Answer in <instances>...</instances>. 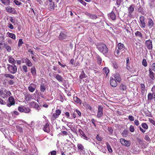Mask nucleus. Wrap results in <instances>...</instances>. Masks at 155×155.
<instances>
[{"instance_id": "bb28decb", "label": "nucleus", "mask_w": 155, "mask_h": 155, "mask_svg": "<svg viewBox=\"0 0 155 155\" xmlns=\"http://www.w3.org/2000/svg\"><path fill=\"white\" fill-rule=\"evenodd\" d=\"M97 147L98 149H100L101 151H102L103 153L106 152V150L103 146L100 145H97Z\"/></svg>"}, {"instance_id": "c9c22d12", "label": "nucleus", "mask_w": 155, "mask_h": 155, "mask_svg": "<svg viewBox=\"0 0 155 155\" xmlns=\"http://www.w3.org/2000/svg\"><path fill=\"white\" fill-rule=\"evenodd\" d=\"M154 94L153 93H150L148 94V99L149 100H151L153 98Z\"/></svg>"}, {"instance_id": "0e129e2a", "label": "nucleus", "mask_w": 155, "mask_h": 155, "mask_svg": "<svg viewBox=\"0 0 155 155\" xmlns=\"http://www.w3.org/2000/svg\"><path fill=\"white\" fill-rule=\"evenodd\" d=\"M144 139L145 140H146L149 141V140H150V137L147 135H145V137Z\"/></svg>"}, {"instance_id": "774afa93", "label": "nucleus", "mask_w": 155, "mask_h": 155, "mask_svg": "<svg viewBox=\"0 0 155 155\" xmlns=\"http://www.w3.org/2000/svg\"><path fill=\"white\" fill-rule=\"evenodd\" d=\"M51 155H56V152L55 150H53L50 152Z\"/></svg>"}, {"instance_id": "f257e3e1", "label": "nucleus", "mask_w": 155, "mask_h": 155, "mask_svg": "<svg viewBox=\"0 0 155 155\" xmlns=\"http://www.w3.org/2000/svg\"><path fill=\"white\" fill-rule=\"evenodd\" d=\"M97 47L101 52L106 56L107 55L108 49L105 44L102 43H98L97 44Z\"/></svg>"}, {"instance_id": "a18cd8bd", "label": "nucleus", "mask_w": 155, "mask_h": 155, "mask_svg": "<svg viewBox=\"0 0 155 155\" xmlns=\"http://www.w3.org/2000/svg\"><path fill=\"white\" fill-rule=\"evenodd\" d=\"M142 64L144 67H146L147 66V63L146 60L145 59H143L142 61Z\"/></svg>"}, {"instance_id": "4d7b16f0", "label": "nucleus", "mask_w": 155, "mask_h": 155, "mask_svg": "<svg viewBox=\"0 0 155 155\" xmlns=\"http://www.w3.org/2000/svg\"><path fill=\"white\" fill-rule=\"evenodd\" d=\"M8 83L10 85H13L14 83V82L13 80H9L8 81Z\"/></svg>"}, {"instance_id": "72a5a7b5", "label": "nucleus", "mask_w": 155, "mask_h": 155, "mask_svg": "<svg viewBox=\"0 0 155 155\" xmlns=\"http://www.w3.org/2000/svg\"><path fill=\"white\" fill-rule=\"evenodd\" d=\"M96 58H97V60L98 63L99 64H101V62H102V59H101V58L100 57V56L99 55H96Z\"/></svg>"}, {"instance_id": "79ce46f5", "label": "nucleus", "mask_w": 155, "mask_h": 155, "mask_svg": "<svg viewBox=\"0 0 155 155\" xmlns=\"http://www.w3.org/2000/svg\"><path fill=\"white\" fill-rule=\"evenodd\" d=\"M46 90V88L44 84H41L40 86V90L42 92H44Z\"/></svg>"}, {"instance_id": "58836bf2", "label": "nucleus", "mask_w": 155, "mask_h": 155, "mask_svg": "<svg viewBox=\"0 0 155 155\" xmlns=\"http://www.w3.org/2000/svg\"><path fill=\"white\" fill-rule=\"evenodd\" d=\"M103 71L104 73H105L106 75H107L109 72V69L107 68H104L103 69Z\"/></svg>"}, {"instance_id": "b1692460", "label": "nucleus", "mask_w": 155, "mask_h": 155, "mask_svg": "<svg viewBox=\"0 0 155 155\" xmlns=\"http://www.w3.org/2000/svg\"><path fill=\"white\" fill-rule=\"evenodd\" d=\"M149 5L151 8H153L155 7V0H150Z\"/></svg>"}, {"instance_id": "3c124183", "label": "nucleus", "mask_w": 155, "mask_h": 155, "mask_svg": "<svg viewBox=\"0 0 155 155\" xmlns=\"http://www.w3.org/2000/svg\"><path fill=\"white\" fill-rule=\"evenodd\" d=\"M75 111L76 113V114H77L78 116V117H80L81 115V113L80 111L78 109H76Z\"/></svg>"}, {"instance_id": "4c0bfd02", "label": "nucleus", "mask_w": 155, "mask_h": 155, "mask_svg": "<svg viewBox=\"0 0 155 155\" xmlns=\"http://www.w3.org/2000/svg\"><path fill=\"white\" fill-rule=\"evenodd\" d=\"M135 34L136 36L139 37L140 38H142V37L141 33L139 31H137L135 32Z\"/></svg>"}, {"instance_id": "c85d7f7f", "label": "nucleus", "mask_w": 155, "mask_h": 155, "mask_svg": "<svg viewBox=\"0 0 155 155\" xmlns=\"http://www.w3.org/2000/svg\"><path fill=\"white\" fill-rule=\"evenodd\" d=\"M134 5H130L128 9L129 12L130 13H132L134 11Z\"/></svg>"}, {"instance_id": "c03bdc74", "label": "nucleus", "mask_w": 155, "mask_h": 155, "mask_svg": "<svg viewBox=\"0 0 155 155\" xmlns=\"http://www.w3.org/2000/svg\"><path fill=\"white\" fill-rule=\"evenodd\" d=\"M142 127L145 129V130L147 129L148 128V126L146 123H143L142 124Z\"/></svg>"}, {"instance_id": "9b49d317", "label": "nucleus", "mask_w": 155, "mask_h": 155, "mask_svg": "<svg viewBox=\"0 0 155 155\" xmlns=\"http://www.w3.org/2000/svg\"><path fill=\"white\" fill-rule=\"evenodd\" d=\"M152 40H147L145 42V44L149 50H151L152 49Z\"/></svg>"}, {"instance_id": "0eeeda50", "label": "nucleus", "mask_w": 155, "mask_h": 155, "mask_svg": "<svg viewBox=\"0 0 155 155\" xmlns=\"http://www.w3.org/2000/svg\"><path fill=\"white\" fill-rule=\"evenodd\" d=\"M61 113V110L59 109H57L56 110L55 112L51 116L52 118L55 119L58 118Z\"/></svg>"}, {"instance_id": "1a4fd4ad", "label": "nucleus", "mask_w": 155, "mask_h": 155, "mask_svg": "<svg viewBox=\"0 0 155 155\" xmlns=\"http://www.w3.org/2000/svg\"><path fill=\"white\" fill-rule=\"evenodd\" d=\"M144 20L145 18L143 16H141L140 18V21L141 24L140 26L142 28H144L146 27V24Z\"/></svg>"}, {"instance_id": "de8ad7c7", "label": "nucleus", "mask_w": 155, "mask_h": 155, "mask_svg": "<svg viewBox=\"0 0 155 155\" xmlns=\"http://www.w3.org/2000/svg\"><path fill=\"white\" fill-rule=\"evenodd\" d=\"M85 77V74L83 71L82 72V73L80 74L79 78L81 79H83Z\"/></svg>"}, {"instance_id": "412c9836", "label": "nucleus", "mask_w": 155, "mask_h": 155, "mask_svg": "<svg viewBox=\"0 0 155 155\" xmlns=\"http://www.w3.org/2000/svg\"><path fill=\"white\" fill-rule=\"evenodd\" d=\"M153 25V20L150 18L148 19L147 25L149 28H151Z\"/></svg>"}, {"instance_id": "ea45409f", "label": "nucleus", "mask_w": 155, "mask_h": 155, "mask_svg": "<svg viewBox=\"0 0 155 155\" xmlns=\"http://www.w3.org/2000/svg\"><path fill=\"white\" fill-rule=\"evenodd\" d=\"M28 89L29 91L31 92H33L35 89V87H33L31 86H29L28 87Z\"/></svg>"}, {"instance_id": "4468645a", "label": "nucleus", "mask_w": 155, "mask_h": 155, "mask_svg": "<svg viewBox=\"0 0 155 155\" xmlns=\"http://www.w3.org/2000/svg\"><path fill=\"white\" fill-rule=\"evenodd\" d=\"M110 83L111 86L114 87H116L117 84L116 80L111 77L110 78Z\"/></svg>"}, {"instance_id": "5fc2aeb1", "label": "nucleus", "mask_w": 155, "mask_h": 155, "mask_svg": "<svg viewBox=\"0 0 155 155\" xmlns=\"http://www.w3.org/2000/svg\"><path fill=\"white\" fill-rule=\"evenodd\" d=\"M23 71H24L25 72H27V69H28V68L27 67V66L26 65H24L23 66Z\"/></svg>"}, {"instance_id": "69168bd1", "label": "nucleus", "mask_w": 155, "mask_h": 155, "mask_svg": "<svg viewBox=\"0 0 155 155\" xmlns=\"http://www.w3.org/2000/svg\"><path fill=\"white\" fill-rule=\"evenodd\" d=\"M65 114L67 118H70V114L68 112H66L65 113Z\"/></svg>"}, {"instance_id": "37998d69", "label": "nucleus", "mask_w": 155, "mask_h": 155, "mask_svg": "<svg viewBox=\"0 0 155 155\" xmlns=\"http://www.w3.org/2000/svg\"><path fill=\"white\" fill-rule=\"evenodd\" d=\"M120 88V90H122L124 91H125L126 89V86L123 84H121Z\"/></svg>"}, {"instance_id": "13d9d810", "label": "nucleus", "mask_w": 155, "mask_h": 155, "mask_svg": "<svg viewBox=\"0 0 155 155\" xmlns=\"http://www.w3.org/2000/svg\"><path fill=\"white\" fill-rule=\"evenodd\" d=\"M128 118L130 121H133L134 120V117L131 115L129 116Z\"/></svg>"}, {"instance_id": "5701e85b", "label": "nucleus", "mask_w": 155, "mask_h": 155, "mask_svg": "<svg viewBox=\"0 0 155 155\" xmlns=\"http://www.w3.org/2000/svg\"><path fill=\"white\" fill-rule=\"evenodd\" d=\"M4 45L5 48L8 51L10 52L12 50L11 47L8 45L7 43H4Z\"/></svg>"}, {"instance_id": "680f3d73", "label": "nucleus", "mask_w": 155, "mask_h": 155, "mask_svg": "<svg viewBox=\"0 0 155 155\" xmlns=\"http://www.w3.org/2000/svg\"><path fill=\"white\" fill-rule=\"evenodd\" d=\"M5 104V102L4 101L2 98H0V104L2 105H4Z\"/></svg>"}, {"instance_id": "7c9ffc66", "label": "nucleus", "mask_w": 155, "mask_h": 155, "mask_svg": "<svg viewBox=\"0 0 155 155\" xmlns=\"http://www.w3.org/2000/svg\"><path fill=\"white\" fill-rule=\"evenodd\" d=\"M55 78L60 82H62L63 81L62 78L59 74H56Z\"/></svg>"}, {"instance_id": "e433bc0d", "label": "nucleus", "mask_w": 155, "mask_h": 155, "mask_svg": "<svg viewBox=\"0 0 155 155\" xmlns=\"http://www.w3.org/2000/svg\"><path fill=\"white\" fill-rule=\"evenodd\" d=\"M106 145L109 152L110 153H112L113 151V150L111 146L108 143H107Z\"/></svg>"}, {"instance_id": "c756f323", "label": "nucleus", "mask_w": 155, "mask_h": 155, "mask_svg": "<svg viewBox=\"0 0 155 155\" xmlns=\"http://www.w3.org/2000/svg\"><path fill=\"white\" fill-rule=\"evenodd\" d=\"M1 2L5 5H8L10 4V0H2Z\"/></svg>"}, {"instance_id": "7ed1b4c3", "label": "nucleus", "mask_w": 155, "mask_h": 155, "mask_svg": "<svg viewBox=\"0 0 155 155\" xmlns=\"http://www.w3.org/2000/svg\"><path fill=\"white\" fill-rule=\"evenodd\" d=\"M7 65L8 70L11 73L14 74L16 73L17 71V68L15 64H8Z\"/></svg>"}, {"instance_id": "8fccbe9b", "label": "nucleus", "mask_w": 155, "mask_h": 155, "mask_svg": "<svg viewBox=\"0 0 155 155\" xmlns=\"http://www.w3.org/2000/svg\"><path fill=\"white\" fill-rule=\"evenodd\" d=\"M23 43V42L22 41V39H20L18 41V46L20 47L22 45Z\"/></svg>"}, {"instance_id": "a211bd4d", "label": "nucleus", "mask_w": 155, "mask_h": 155, "mask_svg": "<svg viewBox=\"0 0 155 155\" xmlns=\"http://www.w3.org/2000/svg\"><path fill=\"white\" fill-rule=\"evenodd\" d=\"M8 61L9 63L12 64H15L16 62V61L14 58L12 56H10L8 57Z\"/></svg>"}, {"instance_id": "6e6d98bb", "label": "nucleus", "mask_w": 155, "mask_h": 155, "mask_svg": "<svg viewBox=\"0 0 155 155\" xmlns=\"http://www.w3.org/2000/svg\"><path fill=\"white\" fill-rule=\"evenodd\" d=\"M96 139L99 141H101L102 140V138L101 137H99L98 135H97L96 136Z\"/></svg>"}, {"instance_id": "f03ea898", "label": "nucleus", "mask_w": 155, "mask_h": 155, "mask_svg": "<svg viewBox=\"0 0 155 155\" xmlns=\"http://www.w3.org/2000/svg\"><path fill=\"white\" fill-rule=\"evenodd\" d=\"M0 94L1 97L4 98H7L9 96L11 93L9 91H7L5 89H2L0 90Z\"/></svg>"}, {"instance_id": "09e8293b", "label": "nucleus", "mask_w": 155, "mask_h": 155, "mask_svg": "<svg viewBox=\"0 0 155 155\" xmlns=\"http://www.w3.org/2000/svg\"><path fill=\"white\" fill-rule=\"evenodd\" d=\"M26 64L29 67H31L32 66V64L31 61L28 59L26 63Z\"/></svg>"}, {"instance_id": "a878e982", "label": "nucleus", "mask_w": 155, "mask_h": 155, "mask_svg": "<svg viewBox=\"0 0 155 155\" xmlns=\"http://www.w3.org/2000/svg\"><path fill=\"white\" fill-rule=\"evenodd\" d=\"M74 100L75 102L79 104H81V100L78 98L77 96L74 97H73Z\"/></svg>"}, {"instance_id": "338daca9", "label": "nucleus", "mask_w": 155, "mask_h": 155, "mask_svg": "<svg viewBox=\"0 0 155 155\" xmlns=\"http://www.w3.org/2000/svg\"><path fill=\"white\" fill-rule=\"evenodd\" d=\"M151 91L153 92V93L155 94V86H153L151 89Z\"/></svg>"}, {"instance_id": "6ab92c4d", "label": "nucleus", "mask_w": 155, "mask_h": 155, "mask_svg": "<svg viewBox=\"0 0 155 155\" xmlns=\"http://www.w3.org/2000/svg\"><path fill=\"white\" fill-rule=\"evenodd\" d=\"M86 15L90 18L92 19H95L97 18V15H96L91 14L88 13H86Z\"/></svg>"}, {"instance_id": "20e7f679", "label": "nucleus", "mask_w": 155, "mask_h": 155, "mask_svg": "<svg viewBox=\"0 0 155 155\" xmlns=\"http://www.w3.org/2000/svg\"><path fill=\"white\" fill-rule=\"evenodd\" d=\"M118 49H116L115 51L114 52V54L116 55H119L120 51L124 50L125 48V46L124 44L119 43L117 45Z\"/></svg>"}, {"instance_id": "e2e57ef3", "label": "nucleus", "mask_w": 155, "mask_h": 155, "mask_svg": "<svg viewBox=\"0 0 155 155\" xmlns=\"http://www.w3.org/2000/svg\"><path fill=\"white\" fill-rule=\"evenodd\" d=\"M122 1V0H117L116 2L117 5L119 6L121 4Z\"/></svg>"}, {"instance_id": "bf43d9fd", "label": "nucleus", "mask_w": 155, "mask_h": 155, "mask_svg": "<svg viewBox=\"0 0 155 155\" xmlns=\"http://www.w3.org/2000/svg\"><path fill=\"white\" fill-rule=\"evenodd\" d=\"M151 69L155 71V62L152 64Z\"/></svg>"}, {"instance_id": "9d476101", "label": "nucleus", "mask_w": 155, "mask_h": 155, "mask_svg": "<svg viewBox=\"0 0 155 155\" xmlns=\"http://www.w3.org/2000/svg\"><path fill=\"white\" fill-rule=\"evenodd\" d=\"M103 108L101 106H99L98 107V111L97 114V117L100 118L103 115Z\"/></svg>"}, {"instance_id": "473e14b6", "label": "nucleus", "mask_w": 155, "mask_h": 155, "mask_svg": "<svg viewBox=\"0 0 155 155\" xmlns=\"http://www.w3.org/2000/svg\"><path fill=\"white\" fill-rule=\"evenodd\" d=\"M8 36L9 37L12 38L13 39H15L16 38V36L13 33H10L8 32Z\"/></svg>"}, {"instance_id": "2eb2a0df", "label": "nucleus", "mask_w": 155, "mask_h": 155, "mask_svg": "<svg viewBox=\"0 0 155 155\" xmlns=\"http://www.w3.org/2000/svg\"><path fill=\"white\" fill-rule=\"evenodd\" d=\"M50 123L48 122L44 126L43 130L45 132L49 133L50 132L49 125Z\"/></svg>"}, {"instance_id": "052dcab7", "label": "nucleus", "mask_w": 155, "mask_h": 155, "mask_svg": "<svg viewBox=\"0 0 155 155\" xmlns=\"http://www.w3.org/2000/svg\"><path fill=\"white\" fill-rule=\"evenodd\" d=\"M134 123L137 126H138L139 124V121L137 120H134Z\"/></svg>"}, {"instance_id": "2f4dec72", "label": "nucleus", "mask_w": 155, "mask_h": 155, "mask_svg": "<svg viewBox=\"0 0 155 155\" xmlns=\"http://www.w3.org/2000/svg\"><path fill=\"white\" fill-rule=\"evenodd\" d=\"M74 144L70 142L66 144V146L67 148H72L73 147Z\"/></svg>"}, {"instance_id": "aec40b11", "label": "nucleus", "mask_w": 155, "mask_h": 155, "mask_svg": "<svg viewBox=\"0 0 155 155\" xmlns=\"http://www.w3.org/2000/svg\"><path fill=\"white\" fill-rule=\"evenodd\" d=\"M77 147L78 150L80 152H83L84 151V146L81 143H78L77 144Z\"/></svg>"}, {"instance_id": "423d86ee", "label": "nucleus", "mask_w": 155, "mask_h": 155, "mask_svg": "<svg viewBox=\"0 0 155 155\" xmlns=\"http://www.w3.org/2000/svg\"><path fill=\"white\" fill-rule=\"evenodd\" d=\"M120 141L122 144L126 147H129L131 145L130 141L127 140L123 138L120 139Z\"/></svg>"}, {"instance_id": "f3484780", "label": "nucleus", "mask_w": 155, "mask_h": 155, "mask_svg": "<svg viewBox=\"0 0 155 155\" xmlns=\"http://www.w3.org/2000/svg\"><path fill=\"white\" fill-rule=\"evenodd\" d=\"M25 99L27 101H29L32 99V95L29 94H25Z\"/></svg>"}, {"instance_id": "4be33fe9", "label": "nucleus", "mask_w": 155, "mask_h": 155, "mask_svg": "<svg viewBox=\"0 0 155 155\" xmlns=\"http://www.w3.org/2000/svg\"><path fill=\"white\" fill-rule=\"evenodd\" d=\"M54 3H48V9L50 11H53L54 9Z\"/></svg>"}, {"instance_id": "ddd939ff", "label": "nucleus", "mask_w": 155, "mask_h": 155, "mask_svg": "<svg viewBox=\"0 0 155 155\" xmlns=\"http://www.w3.org/2000/svg\"><path fill=\"white\" fill-rule=\"evenodd\" d=\"M148 75L151 80H155V74L152 71L151 69L150 68L149 70Z\"/></svg>"}, {"instance_id": "dca6fc26", "label": "nucleus", "mask_w": 155, "mask_h": 155, "mask_svg": "<svg viewBox=\"0 0 155 155\" xmlns=\"http://www.w3.org/2000/svg\"><path fill=\"white\" fill-rule=\"evenodd\" d=\"M108 18L109 19H110L112 20H114L116 19V16L115 13L112 12L108 15Z\"/></svg>"}, {"instance_id": "393cba45", "label": "nucleus", "mask_w": 155, "mask_h": 155, "mask_svg": "<svg viewBox=\"0 0 155 155\" xmlns=\"http://www.w3.org/2000/svg\"><path fill=\"white\" fill-rule=\"evenodd\" d=\"M114 78L117 81L119 82H120L121 81V79L119 74L118 73H116L115 74Z\"/></svg>"}, {"instance_id": "cd10ccee", "label": "nucleus", "mask_w": 155, "mask_h": 155, "mask_svg": "<svg viewBox=\"0 0 155 155\" xmlns=\"http://www.w3.org/2000/svg\"><path fill=\"white\" fill-rule=\"evenodd\" d=\"M141 91L142 94H143L145 91V85L143 84H140Z\"/></svg>"}, {"instance_id": "6e6552de", "label": "nucleus", "mask_w": 155, "mask_h": 155, "mask_svg": "<svg viewBox=\"0 0 155 155\" xmlns=\"http://www.w3.org/2000/svg\"><path fill=\"white\" fill-rule=\"evenodd\" d=\"M67 33L65 31H62L60 32L59 36V39L60 40L65 39L67 38Z\"/></svg>"}, {"instance_id": "f704fd0d", "label": "nucleus", "mask_w": 155, "mask_h": 155, "mask_svg": "<svg viewBox=\"0 0 155 155\" xmlns=\"http://www.w3.org/2000/svg\"><path fill=\"white\" fill-rule=\"evenodd\" d=\"M31 72L33 76H35L36 75V71L35 67H33L31 68Z\"/></svg>"}, {"instance_id": "49530a36", "label": "nucleus", "mask_w": 155, "mask_h": 155, "mask_svg": "<svg viewBox=\"0 0 155 155\" xmlns=\"http://www.w3.org/2000/svg\"><path fill=\"white\" fill-rule=\"evenodd\" d=\"M35 107L38 110H39L40 109V107L39 105L36 103L34 102Z\"/></svg>"}, {"instance_id": "864d4df0", "label": "nucleus", "mask_w": 155, "mask_h": 155, "mask_svg": "<svg viewBox=\"0 0 155 155\" xmlns=\"http://www.w3.org/2000/svg\"><path fill=\"white\" fill-rule=\"evenodd\" d=\"M14 2L16 5L18 6H20L21 4V2L17 0H15Z\"/></svg>"}, {"instance_id": "a19ab883", "label": "nucleus", "mask_w": 155, "mask_h": 155, "mask_svg": "<svg viewBox=\"0 0 155 155\" xmlns=\"http://www.w3.org/2000/svg\"><path fill=\"white\" fill-rule=\"evenodd\" d=\"M6 10L8 12L11 13L13 11V8L10 6L7 7L6 8Z\"/></svg>"}, {"instance_id": "603ef678", "label": "nucleus", "mask_w": 155, "mask_h": 155, "mask_svg": "<svg viewBox=\"0 0 155 155\" xmlns=\"http://www.w3.org/2000/svg\"><path fill=\"white\" fill-rule=\"evenodd\" d=\"M129 130L131 132H134V127L133 125H130V127Z\"/></svg>"}, {"instance_id": "39448f33", "label": "nucleus", "mask_w": 155, "mask_h": 155, "mask_svg": "<svg viewBox=\"0 0 155 155\" xmlns=\"http://www.w3.org/2000/svg\"><path fill=\"white\" fill-rule=\"evenodd\" d=\"M18 110L21 112L28 113L30 112V109L28 107L19 106L18 108Z\"/></svg>"}, {"instance_id": "f8f14e48", "label": "nucleus", "mask_w": 155, "mask_h": 155, "mask_svg": "<svg viewBox=\"0 0 155 155\" xmlns=\"http://www.w3.org/2000/svg\"><path fill=\"white\" fill-rule=\"evenodd\" d=\"M8 101L9 102V103L7 104V105L8 107H10L11 106L14 105L15 103L14 99L13 97L11 96L8 98Z\"/></svg>"}]
</instances>
